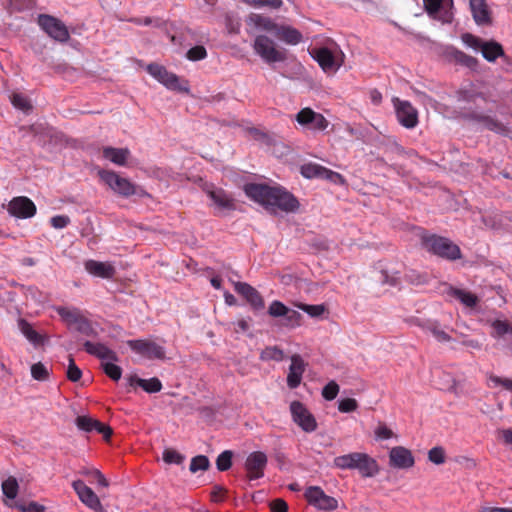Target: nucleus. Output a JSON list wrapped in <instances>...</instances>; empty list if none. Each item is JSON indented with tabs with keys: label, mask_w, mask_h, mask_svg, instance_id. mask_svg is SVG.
Wrapping results in <instances>:
<instances>
[{
	"label": "nucleus",
	"mask_w": 512,
	"mask_h": 512,
	"mask_svg": "<svg viewBox=\"0 0 512 512\" xmlns=\"http://www.w3.org/2000/svg\"><path fill=\"white\" fill-rule=\"evenodd\" d=\"M415 464L411 450L403 446L392 447L389 451V466L395 469H410Z\"/></svg>",
	"instance_id": "obj_17"
},
{
	"label": "nucleus",
	"mask_w": 512,
	"mask_h": 512,
	"mask_svg": "<svg viewBox=\"0 0 512 512\" xmlns=\"http://www.w3.org/2000/svg\"><path fill=\"white\" fill-rule=\"evenodd\" d=\"M490 381L495 385H501L506 390L512 392V379L501 378L499 376H491Z\"/></svg>",
	"instance_id": "obj_64"
},
{
	"label": "nucleus",
	"mask_w": 512,
	"mask_h": 512,
	"mask_svg": "<svg viewBox=\"0 0 512 512\" xmlns=\"http://www.w3.org/2000/svg\"><path fill=\"white\" fill-rule=\"evenodd\" d=\"M129 383L131 386H133V385L140 386L144 391H146L148 393H156L162 389V383L156 377H153L150 379H142L137 376H131L129 378Z\"/></svg>",
	"instance_id": "obj_28"
},
{
	"label": "nucleus",
	"mask_w": 512,
	"mask_h": 512,
	"mask_svg": "<svg viewBox=\"0 0 512 512\" xmlns=\"http://www.w3.org/2000/svg\"><path fill=\"white\" fill-rule=\"evenodd\" d=\"M294 306L307 313L310 317H320L325 312L326 308L323 304L309 305L300 302H295Z\"/></svg>",
	"instance_id": "obj_39"
},
{
	"label": "nucleus",
	"mask_w": 512,
	"mask_h": 512,
	"mask_svg": "<svg viewBox=\"0 0 512 512\" xmlns=\"http://www.w3.org/2000/svg\"><path fill=\"white\" fill-rule=\"evenodd\" d=\"M290 412L293 421L305 432H313L317 429V422L314 416L309 412L303 403L293 401L290 404Z\"/></svg>",
	"instance_id": "obj_15"
},
{
	"label": "nucleus",
	"mask_w": 512,
	"mask_h": 512,
	"mask_svg": "<svg viewBox=\"0 0 512 512\" xmlns=\"http://www.w3.org/2000/svg\"><path fill=\"white\" fill-rule=\"evenodd\" d=\"M427 14L442 23H451L454 18L453 0H423Z\"/></svg>",
	"instance_id": "obj_9"
},
{
	"label": "nucleus",
	"mask_w": 512,
	"mask_h": 512,
	"mask_svg": "<svg viewBox=\"0 0 512 512\" xmlns=\"http://www.w3.org/2000/svg\"><path fill=\"white\" fill-rule=\"evenodd\" d=\"M11 103L13 106L25 113H28L32 110V105L27 96L22 93L14 92L10 96Z\"/></svg>",
	"instance_id": "obj_35"
},
{
	"label": "nucleus",
	"mask_w": 512,
	"mask_h": 512,
	"mask_svg": "<svg viewBox=\"0 0 512 512\" xmlns=\"http://www.w3.org/2000/svg\"><path fill=\"white\" fill-rule=\"evenodd\" d=\"M247 4L254 7H270L272 9H278L283 5L282 0H244Z\"/></svg>",
	"instance_id": "obj_53"
},
{
	"label": "nucleus",
	"mask_w": 512,
	"mask_h": 512,
	"mask_svg": "<svg viewBox=\"0 0 512 512\" xmlns=\"http://www.w3.org/2000/svg\"><path fill=\"white\" fill-rule=\"evenodd\" d=\"M267 465V456L261 451L249 454L245 462V469L249 480L259 479L264 476V469Z\"/></svg>",
	"instance_id": "obj_18"
},
{
	"label": "nucleus",
	"mask_w": 512,
	"mask_h": 512,
	"mask_svg": "<svg viewBox=\"0 0 512 512\" xmlns=\"http://www.w3.org/2000/svg\"><path fill=\"white\" fill-rule=\"evenodd\" d=\"M84 267L89 274L104 279H111L116 273L115 267L109 262L88 260L85 262Z\"/></svg>",
	"instance_id": "obj_21"
},
{
	"label": "nucleus",
	"mask_w": 512,
	"mask_h": 512,
	"mask_svg": "<svg viewBox=\"0 0 512 512\" xmlns=\"http://www.w3.org/2000/svg\"><path fill=\"white\" fill-rule=\"evenodd\" d=\"M207 51L203 46H195L188 50L187 58L192 61H198L206 58Z\"/></svg>",
	"instance_id": "obj_59"
},
{
	"label": "nucleus",
	"mask_w": 512,
	"mask_h": 512,
	"mask_svg": "<svg viewBox=\"0 0 512 512\" xmlns=\"http://www.w3.org/2000/svg\"><path fill=\"white\" fill-rule=\"evenodd\" d=\"M71 328L75 329L76 331H78L86 336H91L94 334V329H93L90 321L87 318H85L83 315Z\"/></svg>",
	"instance_id": "obj_46"
},
{
	"label": "nucleus",
	"mask_w": 512,
	"mask_h": 512,
	"mask_svg": "<svg viewBox=\"0 0 512 512\" xmlns=\"http://www.w3.org/2000/svg\"><path fill=\"white\" fill-rule=\"evenodd\" d=\"M100 180L109 187L115 194L128 198L133 195H146V192L139 190L128 178L122 177L113 170L101 169L98 171Z\"/></svg>",
	"instance_id": "obj_3"
},
{
	"label": "nucleus",
	"mask_w": 512,
	"mask_h": 512,
	"mask_svg": "<svg viewBox=\"0 0 512 512\" xmlns=\"http://www.w3.org/2000/svg\"><path fill=\"white\" fill-rule=\"evenodd\" d=\"M497 435L505 445L512 446V428L500 429L497 431Z\"/></svg>",
	"instance_id": "obj_63"
},
{
	"label": "nucleus",
	"mask_w": 512,
	"mask_h": 512,
	"mask_svg": "<svg viewBox=\"0 0 512 512\" xmlns=\"http://www.w3.org/2000/svg\"><path fill=\"white\" fill-rule=\"evenodd\" d=\"M428 460L435 465H442L446 461L445 449L441 446L433 447L428 451Z\"/></svg>",
	"instance_id": "obj_42"
},
{
	"label": "nucleus",
	"mask_w": 512,
	"mask_h": 512,
	"mask_svg": "<svg viewBox=\"0 0 512 512\" xmlns=\"http://www.w3.org/2000/svg\"><path fill=\"white\" fill-rule=\"evenodd\" d=\"M31 374L35 380L39 381H44L49 376L47 368L41 362L32 365Z\"/></svg>",
	"instance_id": "obj_52"
},
{
	"label": "nucleus",
	"mask_w": 512,
	"mask_h": 512,
	"mask_svg": "<svg viewBox=\"0 0 512 512\" xmlns=\"http://www.w3.org/2000/svg\"><path fill=\"white\" fill-rule=\"evenodd\" d=\"M311 56L318 62L324 72H336L343 63V53L338 49L327 47L314 48Z\"/></svg>",
	"instance_id": "obj_5"
},
{
	"label": "nucleus",
	"mask_w": 512,
	"mask_h": 512,
	"mask_svg": "<svg viewBox=\"0 0 512 512\" xmlns=\"http://www.w3.org/2000/svg\"><path fill=\"white\" fill-rule=\"evenodd\" d=\"M399 123L405 128L412 129L418 124V112L409 101L397 97L392 99Z\"/></svg>",
	"instance_id": "obj_13"
},
{
	"label": "nucleus",
	"mask_w": 512,
	"mask_h": 512,
	"mask_svg": "<svg viewBox=\"0 0 512 512\" xmlns=\"http://www.w3.org/2000/svg\"><path fill=\"white\" fill-rule=\"evenodd\" d=\"M209 468V459L204 455L192 458L190 463V471L195 473L199 470L205 471Z\"/></svg>",
	"instance_id": "obj_48"
},
{
	"label": "nucleus",
	"mask_w": 512,
	"mask_h": 512,
	"mask_svg": "<svg viewBox=\"0 0 512 512\" xmlns=\"http://www.w3.org/2000/svg\"><path fill=\"white\" fill-rule=\"evenodd\" d=\"M97 419L91 418L89 416H78L76 418V425L80 430L85 432H93V427H95Z\"/></svg>",
	"instance_id": "obj_50"
},
{
	"label": "nucleus",
	"mask_w": 512,
	"mask_h": 512,
	"mask_svg": "<svg viewBox=\"0 0 512 512\" xmlns=\"http://www.w3.org/2000/svg\"><path fill=\"white\" fill-rule=\"evenodd\" d=\"M339 392V385L335 381H330L324 386L322 396L324 399L331 401L336 398Z\"/></svg>",
	"instance_id": "obj_56"
},
{
	"label": "nucleus",
	"mask_w": 512,
	"mask_h": 512,
	"mask_svg": "<svg viewBox=\"0 0 512 512\" xmlns=\"http://www.w3.org/2000/svg\"><path fill=\"white\" fill-rule=\"evenodd\" d=\"M18 482L16 478L9 477L2 483L3 494L9 499H15L18 493Z\"/></svg>",
	"instance_id": "obj_40"
},
{
	"label": "nucleus",
	"mask_w": 512,
	"mask_h": 512,
	"mask_svg": "<svg viewBox=\"0 0 512 512\" xmlns=\"http://www.w3.org/2000/svg\"><path fill=\"white\" fill-rule=\"evenodd\" d=\"M285 323L284 325L290 328H295L301 325L302 316L299 312L295 310H290L288 308V313L284 316Z\"/></svg>",
	"instance_id": "obj_51"
},
{
	"label": "nucleus",
	"mask_w": 512,
	"mask_h": 512,
	"mask_svg": "<svg viewBox=\"0 0 512 512\" xmlns=\"http://www.w3.org/2000/svg\"><path fill=\"white\" fill-rule=\"evenodd\" d=\"M448 294L470 308H473L478 303V297L475 294L463 289L450 287Z\"/></svg>",
	"instance_id": "obj_29"
},
{
	"label": "nucleus",
	"mask_w": 512,
	"mask_h": 512,
	"mask_svg": "<svg viewBox=\"0 0 512 512\" xmlns=\"http://www.w3.org/2000/svg\"><path fill=\"white\" fill-rule=\"evenodd\" d=\"M115 361L103 362L102 366L104 372L114 381H118L122 375V369L120 366L114 364Z\"/></svg>",
	"instance_id": "obj_45"
},
{
	"label": "nucleus",
	"mask_w": 512,
	"mask_h": 512,
	"mask_svg": "<svg viewBox=\"0 0 512 512\" xmlns=\"http://www.w3.org/2000/svg\"><path fill=\"white\" fill-rule=\"evenodd\" d=\"M323 166L316 163H309L301 166V174L305 178H320Z\"/></svg>",
	"instance_id": "obj_43"
},
{
	"label": "nucleus",
	"mask_w": 512,
	"mask_h": 512,
	"mask_svg": "<svg viewBox=\"0 0 512 512\" xmlns=\"http://www.w3.org/2000/svg\"><path fill=\"white\" fill-rule=\"evenodd\" d=\"M333 465L341 470H357L363 478H372L380 471L376 459L363 452H351L337 456L333 460Z\"/></svg>",
	"instance_id": "obj_2"
},
{
	"label": "nucleus",
	"mask_w": 512,
	"mask_h": 512,
	"mask_svg": "<svg viewBox=\"0 0 512 512\" xmlns=\"http://www.w3.org/2000/svg\"><path fill=\"white\" fill-rule=\"evenodd\" d=\"M462 40L465 44H467L468 46L474 48V49H480L481 50V47L484 43V41H482L480 38L472 35V34H469V33H466V34H463L462 35Z\"/></svg>",
	"instance_id": "obj_61"
},
{
	"label": "nucleus",
	"mask_w": 512,
	"mask_h": 512,
	"mask_svg": "<svg viewBox=\"0 0 512 512\" xmlns=\"http://www.w3.org/2000/svg\"><path fill=\"white\" fill-rule=\"evenodd\" d=\"M305 368L306 363L300 355L295 354L291 356V364L287 375V385L289 388L295 389L300 385Z\"/></svg>",
	"instance_id": "obj_20"
},
{
	"label": "nucleus",
	"mask_w": 512,
	"mask_h": 512,
	"mask_svg": "<svg viewBox=\"0 0 512 512\" xmlns=\"http://www.w3.org/2000/svg\"><path fill=\"white\" fill-rule=\"evenodd\" d=\"M469 5L472 17L478 25L491 23L490 11L485 0H470Z\"/></svg>",
	"instance_id": "obj_23"
},
{
	"label": "nucleus",
	"mask_w": 512,
	"mask_h": 512,
	"mask_svg": "<svg viewBox=\"0 0 512 512\" xmlns=\"http://www.w3.org/2000/svg\"><path fill=\"white\" fill-rule=\"evenodd\" d=\"M320 178L325 179L336 185H344L346 182L344 177L340 173L332 171L324 166L322 168Z\"/></svg>",
	"instance_id": "obj_44"
},
{
	"label": "nucleus",
	"mask_w": 512,
	"mask_h": 512,
	"mask_svg": "<svg viewBox=\"0 0 512 512\" xmlns=\"http://www.w3.org/2000/svg\"><path fill=\"white\" fill-rule=\"evenodd\" d=\"M19 328L22 334L34 345L42 342L40 334L34 330V328L24 319L19 320Z\"/></svg>",
	"instance_id": "obj_33"
},
{
	"label": "nucleus",
	"mask_w": 512,
	"mask_h": 512,
	"mask_svg": "<svg viewBox=\"0 0 512 512\" xmlns=\"http://www.w3.org/2000/svg\"><path fill=\"white\" fill-rule=\"evenodd\" d=\"M55 71L57 73L61 74L64 78H66L68 80H73L77 76V74H78L77 69H75L74 67L69 66L66 63L58 64L55 67Z\"/></svg>",
	"instance_id": "obj_54"
},
{
	"label": "nucleus",
	"mask_w": 512,
	"mask_h": 512,
	"mask_svg": "<svg viewBox=\"0 0 512 512\" xmlns=\"http://www.w3.org/2000/svg\"><path fill=\"white\" fill-rule=\"evenodd\" d=\"M38 24L53 39L66 42L70 35L66 25L59 19L50 15H39Z\"/></svg>",
	"instance_id": "obj_12"
},
{
	"label": "nucleus",
	"mask_w": 512,
	"mask_h": 512,
	"mask_svg": "<svg viewBox=\"0 0 512 512\" xmlns=\"http://www.w3.org/2000/svg\"><path fill=\"white\" fill-rule=\"evenodd\" d=\"M307 502L318 510L333 511L338 508L336 498L327 495L319 486H309L304 493Z\"/></svg>",
	"instance_id": "obj_8"
},
{
	"label": "nucleus",
	"mask_w": 512,
	"mask_h": 512,
	"mask_svg": "<svg viewBox=\"0 0 512 512\" xmlns=\"http://www.w3.org/2000/svg\"><path fill=\"white\" fill-rule=\"evenodd\" d=\"M253 49L267 63L282 62L286 59L285 53L278 50L274 41L265 35L255 38Z\"/></svg>",
	"instance_id": "obj_6"
},
{
	"label": "nucleus",
	"mask_w": 512,
	"mask_h": 512,
	"mask_svg": "<svg viewBox=\"0 0 512 512\" xmlns=\"http://www.w3.org/2000/svg\"><path fill=\"white\" fill-rule=\"evenodd\" d=\"M378 281L383 285L397 286L400 283V275L398 271L390 272L388 270H381L379 272Z\"/></svg>",
	"instance_id": "obj_38"
},
{
	"label": "nucleus",
	"mask_w": 512,
	"mask_h": 512,
	"mask_svg": "<svg viewBox=\"0 0 512 512\" xmlns=\"http://www.w3.org/2000/svg\"><path fill=\"white\" fill-rule=\"evenodd\" d=\"M493 331L491 336L495 339L504 337L506 334L512 335V323L507 320L496 319L491 322Z\"/></svg>",
	"instance_id": "obj_31"
},
{
	"label": "nucleus",
	"mask_w": 512,
	"mask_h": 512,
	"mask_svg": "<svg viewBox=\"0 0 512 512\" xmlns=\"http://www.w3.org/2000/svg\"><path fill=\"white\" fill-rule=\"evenodd\" d=\"M58 314L61 318L67 323V325L71 328L82 316L79 310L77 309H68L65 307L57 308Z\"/></svg>",
	"instance_id": "obj_36"
},
{
	"label": "nucleus",
	"mask_w": 512,
	"mask_h": 512,
	"mask_svg": "<svg viewBox=\"0 0 512 512\" xmlns=\"http://www.w3.org/2000/svg\"><path fill=\"white\" fill-rule=\"evenodd\" d=\"M163 460L168 464H180L183 461V456L173 449H165Z\"/></svg>",
	"instance_id": "obj_58"
},
{
	"label": "nucleus",
	"mask_w": 512,
	"mask_h": 512,
	"mask_svg": "<svg viewBox=\"0 0 512 512\" xmlns=\"http://www.w3.org/2000/svg\"><path fill=\"white\" fill-rule=\"evenodd\" d=\"M255 25L257 28H260V29H263L265 31H268V32H272L274 33V35L276 34L278 28H279V24H277L276 22H274L271 18L269 17H264V16H261V15H254L252 17Z\"/></svg>",
	"instance_id": "obj_34"
},
{
	"label": "nucleus",
	"mask_w": 512,
	"mask_h": 512,
	"mask_svg": "<svg viewBox=\"0 0 512 512\" xmlns=\"http://www.w3.org/2000/svg\"><path fill=\"white\" fill-rule=\"evenodd\" d=\"M82 371L75 364L74 359L69 357V364L67 368V378L72 382H77L81 379Z\"/></svg>",
	"instance_id": "obj_55"
},
{
	"label": "nucleus",
	"mask_w": 512,
	"mask_h": 512,
	"mask_svg": "<svg viewBox=\"0 0 512 512\" xmlns=\"http://www.w3.org/2000/svg\"><path fill=\"white\" fill-rule=\"evenodd\" d=\"M374 433L378 440H387L394 436L393 431L390 428H388L385 424H380L375 429Z\"/></svg>",
	"instance_id": "obj_60"
},
{
	"label": "nucleus",
	"mask_w": 512,
	"mask_h": 512,
	"mask_svg": "<svg viewBox=\"0 0 512 512\" xmlns=\"http://www.w3.org/2000/svg\"><path fill=\"white\" fill-rule=\"evenodd\" d=\"M7 210L10 215L21 219L31 218L36 214L34 202L26 196L14 197L8 203Z\"/></svg>",
	"instance_id": "obj_16"
},
{
	"label": "nucleus",
	"mask_w": 512,
	"mask_h": 512,
	"mask_svg": "<svg viewBox=\"0 0 512 512\" xmlns=\"http://www.w3.org/2000/svg\"><path fill=\"white\" fill-rule=\"evenodd\" d=\"M260 358L264 361H282L284 358L283 351L278 348L277 346H270L266 347L264 350H262L260 354Z\"/></svg>",
	"instance_id": "obj_41"
},
{
	"label": "nucleus",
	"mask_w": 512,
	"mask_h": 512,
	"mask_svg": "<svg viewBox=\"0 0 512 512\" xmlns=\"http://www.w3.org/2000/svg\"><path fill=\"white\" fill-rule=\"evenodd\" d=\"M128 346L135 353L149 360H164L166 358V351L162 345L148 340V339H137L128 340Z\"/></svg>",
	"instance_id": "obj_7"
},
{
	"label": "nucleus",
	"mask_w": 512,
	"mask_h": 512,
	"mask_svg": "<svg viewBox=\"0 0 512 512\" xmlns=\"http://www.w3.org/2000/svg\"><path fill=\"white\" fill-rule=\"evenodd\" d=\"M244 191L251 200L272 213H292L299 208V202L294 195L281 186L250 183L244 186Z\"/></svg>",
	"instance_id": "obj_1"
},
{
	"label": "nucleus",
	"mask_w": 512,
	"mask_h": 512,
	"mask_svg": "<svg viewBox=\"0 0 512 512\" xmlns=\"http://www.w3.org/2000/svg\"><path fill=\"white\" fill-rule=\"evenodd\" d=\"M423 247L430 253L449 260H456L461 257L460 248L447 238L437 235L424 236Z\"/></svg>",
	"instance_id": "obj_4"
},
{
	"label": "nucleus",
	"mask_w": 512,
	"mask_h": 512,
	"mask_svg": "<svg viewBox=\"0 0 512 512\" xmlns=\"http://www.w3.org/2000/svg\"><path fill=\"white\" fill-rule=\"evenodd\" d=\"M84 348L87 353L100 358L103 362L118 361L117 354L104 344L86 341Z\"/></svg>",
	"instance_id": "obj_24"
},
{
	"label": "nucleus",
	"mask_w": 512,
	"mask_h": 512,
	"mask_svg": "<svg viewBox=\"0 0 512 512\" xmlns=\"http://www.w3.org/2000/svg\"><path fill=\"white\" fill-rule=\"evenodd\" d=\"M234 289L237 293L242 295L254 309H262L264 307V300L259 292L251 285L245 282H236Z\"/></svg>",
	"instance_id": "obj_22"
},
{
	"label": "nucleus",
	"mask_w": 512,
	"mask_h": 512,
	"mask_svg": "<svg viewBox=\"0 0 512 512\" xmlns=\"http://www.w3.org/2000/svg\"><path fill=\"white\" fill-rule=\"evenodd\" d=\"M268 313L272 317H284L288 313V307L281 301L274 300L269 305Z\"/></svg>",
	"instance_id": "obj_47"
},
{
	"label": "nucleus",
	"mask_w": 512,
	"mask_h": 512,
	"mask_svg": "<svg viewBox=\"0 0 512 512\" xmlns=\"http://www.w3.org/2000/svg\"><path fill=\"white\" fill-rule=\"evenodd\" d=\"M78 473L82 476L91 477L95 479L99 486L101 487H108L109 482L106 479V477L100 472V470L96 468H82L78 471Z\"/></svg>",
	"instance_id": "obj_37"
},
{
	"label": "nucleus",
	"mask_w": 512,
	"mask_h": 512,
	"mask_svg": "<svg viewBox=\"0 0 512 512\" xmlns=\"http://www.w3.org/2000/svg\"><path fill=\"white\" fill-rule=\"evenodd\" d=\"M275 37L288 45H297L303 39L301 32L289 25H280Z\"/></svg>",
	"instance_id": "obj_26"
},
{
	"label": "nucleus",
	"mask_w": 512,
	"mask_h": 512,
	"mask_svg": "<svg viewBox=\"0 0 512 512\" xmlns=\"http://www.w3.org/2000/svg\"><path fill=\"white\" fill-rule=\"evenodd\" d=\"M50 222L55 229H62L70 223V218L66 215H57L52 217Z\"/></svg>",
	"instance_id": "obj_62"
},
{
	"label": "nucleus",
	"mask_w": 512,
	"mask_h": 512,
	"mask_svg": "<svg viewBox=\"0 0 512 512\" xmlns=\"http://www.w3.org/2000/svg\"><path fill=\"white\" fill-rule=\"evenodd\" d=\"M147 72L158 82L163 84L166 88L178 91H188L187 87H182L180 84L179 77L169 72L164 66L151 63L146 67Z\"/></svg>",
	"instance_id": "obj_11"
},
{
	"label": "nucleus",
	"mask_w": 512,
	"mask_h": 512,
	"mask_svg": "<svg viewBox=\"0 0 512 512\" xmlns=\"http://www.w3.org/2000/svg\"><path fill=\"white\" fill-rule=\"evenodd\" d=\"M419 326L424 330L430 332L434 338L440 343H447L452 340V337L437 321H427Z\"/></svg>",
	"instance_id": "obj_27"
},
{
	"label": "nucleus",
	"mask_w": 512,
	"mask_h": 512,
	"mask_svg": "<svg viewBox=\"0 0 512 512\" xmlns=\"http://www.w3.org/2000/svg\"><path fill=\"white\" fill-rule=\"evenodd\" d=\"M358 408V403L354 398H344L338 403V409L342 413L353 412Z\"/></svg>",
	"instance_id": "obj_57"
},
{
	"label": "nucleus",
	"mask_w": 512,
	"mask_h": 512,
	"mask_svg": "<svg viewBox=\"0 0 512 512\" xmlns=\"http://www.w3.org/2000/svg\"><path fill=\"white\" fill-rule=\"evenodd\" d=\"M483 57L492 62L504 54L502 46L494 41L484 42L481 47Z\"/></svg>",
	"instance_id": "obj_30"
},
{
	"label": "nucleus",
	"mask_w": 512,
	"mask_h": 512,
	"mask_svg": "<svg viewBox=\"0 0 512 512\" xmlns=\"http://www.w3.org/2000/svg\"><path fill=\"white\" fill-rule=\"evenodd\" d=\"M232 464V452L229 450H226L222 452L216 461V465L218 470L220 471H226L231 467Z\"/></svg>",
	"instance_id": "obj_49"
},
{
	"label": "nucleus",
	"mask_w": 512,
	"mask_h": 512,
	"mask_svg": "<svg viewBox=\"0 0 512 512\" xmlns=\"http://www.w3.org/2000/svg\"><path fill=\"white\" fill-rule=\"evenodd\" d=\"M205 192L208 197L212 200L213 204L219 210H234L235 203L233 197L228 194L222 188H217L213 185H209L205 187Z\"/></svg>",
	"instance_id": "obj_19"
},
{
	"label": "nucleus",
	"mask_w": 512,
	"mask_h": 512,
	"mask_svg": "<svg viewBox=\"0 0 512 512\" xmlns=\"http://www.w3.org/2000/svg\"><path fill=\"white\" fill-rule=\"evenodd\" d=\"M295 120L303 128L312 131H324L329 126V121L321 113L315 112L310 107L302 108L296 115Z\"/></svg>",
	"instance_id": "obj_10"
},
{
	"label": "nucleus",
	"mask_w": 512,
	"mask_h": 512,
	"mask_svg": "<svg viewBox=\"0 0 512 512\" xmlns=\"http://www.w3.org/2000/svg\"><path fill=\"white\" fill-rule=\"evenodd\" d=\"M477 120L482 122L488 130L495 133L506 135L509 132L508 128L503 123L490 116H478Z\"/></svg>",
	"instance_id": "obj_32"
},
{
	"label": "nucleus",
	"mask_w": 512,
	"mask_h": 512,
	"mask_svg": "<svg viewBox=\"0 0 512 512\" xmlns=\"http://www.w3.org/2000/svg\"><path fill=\"white\" fill-rule=\"evenodd\" d=\"M72 487L77 494L79 500L89 509L95 512H106L101 504L98 495L87 486L84 481L78 479L72 482Z\"/></svg>",
	"instance_id": "obj_14"
},
{
	"label": "nucleus",
	"mask_w": 512,
	"mask_h": 512,
	"mask_svg": "<svg viewBox=\"0 0 512 512\" xmlns=\"http://www.w3.org/2000/svg\"><path fill=\"white\" fill-rule=\"evenodd\" d=\"M102 154L104 159L112 162L113 164L125 166L131 152L128 148H114L107 146L102 149Z\"/></svg>",
	"instance_id": "obj_25"
}]
</instances>
